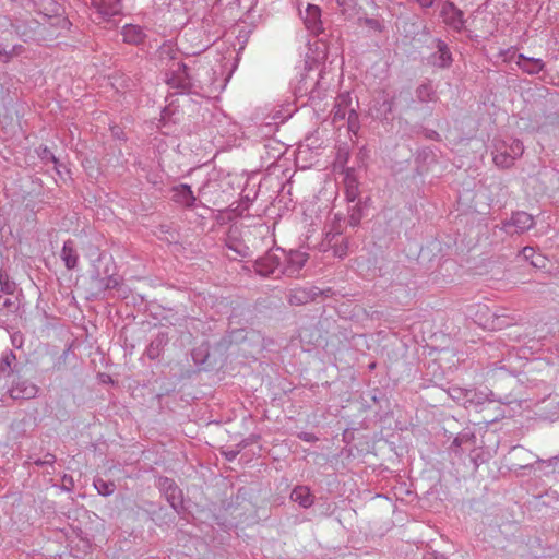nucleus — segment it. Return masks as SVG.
Returning a JSON list of instances; mask_svg holds the SVG:
<instances>
[{
    "label": "nucleus",
    "mask_w": 559,
    "mask_h": 559,
    "mask_svg": "<svg viewBox=\"0 0 559 559\" xmlns=\"http://www.w3.org/2000/svg\"><path fill=\"white\" fill-rule=\"evenodd\" d=\"M19 309V301L14 297H7L0 294V316H9Z\"/></svg>",
    "instance_id": "nucleus-25"
},
{
    "label": "nucleus",
    "mask_w": 559,
    "mask_h": 559,
    "mask_svg": "<svg viewBox=\"0 0 559 559\" xmlns=\"http://www.w3.org/2000/svg\"><path fill=\"white\" fill-rule=\"evenodd\" d=\"M419 5L420 8L423 9H429L433 5V3L437 1V0H415Z\"/></svg>",
    "instance_id": "nucleus-44"
},
{
    "label": "nucleus",
    "mask_w": 559,
    "mask_h": 559,
    "mask_svg": "<svg viewBox=\"0 0 559 559\" xmlns=\"http://www.w3.org/2000/svg\"><path fill=\"white\" fill-rule=\"evenodd\" d=\"M308 254L300 251H292L286 257L283 274L289 277H297L300 270L305 266Z\"/></svg>",
    "instance_id": "nucleus-9"
},
{
    "label": "nucleus",
    "mask_w": 559,
    "mask_h": 559,
    "mask_svg": "<svg viewBox=\"0 0 559 559\" xmlns=\"http://www.w3.org/2000/svg\"><path fill=\"white\" fill-rule=\"evenodd\" d=\"M322 97L321 86H320V80H317L314 85L309 91V98L310 99H320Z\"/></svg>",
    "instance_id": "nucleus-39"
},
{
    "label": "nucleus",
    "mask_w": 559,
    "mask_h": 559,
    "mask_svg": "<svg viewBox=\"0 0 559 559\" xmlns=\"http://www.w3.org/2000/svg\"><path fill=\"white\" fill-rule=\"evenodd\" d=\"M535 414L544 420L559 417V393H551L535 404Z\"/></svg>",
    "instance_id": "nucleus-4"
},
{
    "label": "nucleus",
    "mask_w": 559,
    "mask_h": 559,
    "mask_svg": "<svg viewBox=\"0 0 559 559\" xmlns=\"http://www.w3.org/2000/svg\"><path fill=\"white\" fill-rule=\"evenodd\" d=\"M158 488L165 492L167 500L174 509L181 503V490L175 480L168 477H160L158 479Z\"/></svg>",
    "instance_id": "nucleus-14"
},
{
    "label": "nucleus",
    "mask_w": 559,
    "mask_h": 559,
    "mask_svg": "<svg viewBox=\"0 0 559 559\" xmlns=\"http://www.w3.org/2000/svg\"><path fill=\"white\" fill-rule=\"evenodd\" d=\"M425 559H448L444 555L442 554H439V552H431V554H428Z\"/></svg>",
    "instance_id": "nucleus-45"
},
{
    "label": "nucleus",
    "mask_w": 559,
    "mask_h": 559,
    "mask_svg": "<svg viewBox=\"0 0 559 559\" xmlns=\"http://www.w3.org/2000/svg\"><path fill=\"white\" fill-rule=\"evenodd\" d=\"M433 46L436 51L427 58L428 63L438 69H449L453 63V56L448 44L440 38H436Z\"/></svg>",
    "instance_id": "nucleus-2"
},
{
    "label": "nucleus",
    "mask_w": 559,
    "mask_h": 559,
    "mask_svg": "<svg viewBox=\"0 0 559 559\" xmlns=\"http://www.w3.org/2000/svg\"><path fill=\"white\" fill-rule=\"evenodd\" d=\"M23 51L24 47L22 45H14L10 50L3 47V49H0V59L3 62H9L13 57L20 56Z\"/></svg>",
    "instance_id": "nucleus-31"
},
{
    "label": "nucleus",
    "mask_w": 559,
    "mask_h": 559,
    "mask_svg": "<svg viewBox=\"0 0 559 559\" xmlns=\"http://www.w3.org/2000/svg\"><path fill=\"white\" fill-rule=\"evenodd\" d=\"M361 219V213L358 204H356L349 214V224L352 226H357Z\"/></svg>",
    "instance_id": "nucleus-36"
},
{
    "label": "nucleus",
    "mask_w": 559,
    "mask_h": 559,
    "mask_svg": "<svg viewBox=\"0 0 559 559\" xmlns=\"http://www.w3.org/2000/svg\"><path fill=\"white\" fill-rule=\"evenodd\" d=\"M493 162L497 166L508 168L513 165L514 160L509 156L507 150H502L501 146L496 147V154L493 155Z\"/></svg>",
    "instance_id": "nucleus-29"
},
{
    "label": "nucleus",
    "mask_w": 559,
    "mask_h": 559,
    "mask_svg": "<svg viewBox=\"0 0 559 559\" xmlns=\"http://www.w3.org/2000/svg\"><path fill=\"white\" fill-rule=\"evenodd\" d=\"M328 245L332 247L333 254L337 258H344L347 254V240L344 237H338L336 235L330 236L326 235Z\"/></svg>",
    "instance_id": "nucleus-22"
},
{
    "label": "nucleus",
    "mask_w": 559,
    "mask_h": 559,
    "mask_svg": "<svg viewBox=\"0 0 559 559\" xmlns=\"http://www.w3.org/2000/svg\"><path fill=\"white\" fill-rule=\"evenodd\" d=\"M521 253L526 261H531L534 259L535 252L532 247H524Z\"/></svg>",
    "instance_id": "nucleus-41"
},
{
    "label": "nucleus",
    "mask_w": 559,
    "mask_h": 559,
    "mask_svg": "<svg viewBox=\"0 0 559 559\" xmlns=\"http://www.w3.org/2000/svg\"><path fill=\"white\" fill-rule=\"evenodd\" d=\"M478 459H479V455H478V454H477V455H475V456H472V457H471V460H472V462H473V464H474V468H475V469H477V468H478V466H479Z\"/></svg>",
    "instance_id": "nucleus-46"
},
{
    "label": "nucleus",
    "mask_w": 559,
    "mask_h": 559,
    "mask_svg": "<svg viewBox=\"0 0 559 559\" xmlns=\"http://www.w3.org/2000/svg\"><path fill=\"white\" fill-rule=\"evenodd\" d=\"M290 498L294 502H297L302 508H309L313 503V497L309 490V488L305 486L296 487L292 493Z\"/></svg>",
    "instance_id": "nucleus-21"
},
{
    "label": "nucleus",
    "mask_w": 559,
    "mask_h": 559,
    "mask_svg": "<svg viewBox=\"0 0 559 559\" xmlns=\"http://www.w3.org/2000/svg\"><path fill=\"white\" fill-rule=\"evenodd\" d=\"M0 286L1 292L7 295H12L14 293L15 284L10 281L9 275L3 270H0Z\"/></svg>",
    "instance_id": "nucleus-32"
},
{
    "label": "nucleus",
    "mask_w": 559,
    "mask_h": 559,
    "mask_svg": "<svg viewBox=\"0 0 559 559\" xmlns=\"http://www.w3.org/2000/svg\"><path fill=\"white\" fill-rule=\"evenodd\" d=\"M449 395L457 403L468 406V396H476V390L464 389L460 386H451L449 389Z\"/></svg>",
    "instance_id": "nucleus-23"
},
{
    "label": "nucleus",
    "mask_w": 559,
    "mask_h": 559,
    "mask_svg": "<svg viewBox=\"0 0 559 559\" xmlns=\"http://www.w3.org/2000/svg\"><path fill=\"white\" fill-rule=\"evenodd\" d=\"M346 0H337L338 5L343 7L345 5Z\"/></svg>",
    "instance_id": "nucleus-47"
},
{
    "label": "nucleus",
    "mask_w": 559,
    "mask_h": 559,
    "mask_svg": "<svg viewBox=\"0 0 559 559\" xmlns=\"http://www.w3.org/2000/svg\"><path fill=\"white\" fill-rule=\"evenodd\" d=\"M299 438L307 442H314L318 440V438L313 433H310V432H301L299 435Z\"/></svg>",
    "instance_id": "nucleus-43"
},
{
    "label": "nucleus",
    "mask_w": 559,
    "mask_h": 559,
    "mask_svg": "<svg viewBox=\"0 0 559 559\" xmlns=\"http://www.w3.org/2000/svg\"><path fill=\"white\" fill-rule=\"evenodd\" d=\"M60 258L68 270H74L78 266L79 253L73 240L69 239L64 241L60 252Z\"/></svg>",
    "instance_id": "nucleus-16"
},
{
    "label": "nucleus",
    "mask_w": 559,
    "mask_h": 559,
    "mask_svg": "<svg viewBox=\"0 0 559 559\" xmlns=\"http://www.w3.org/2000/svg\"><path fill=\"white\" fill-rule=\"evenodd\" d=\"M9 393L14 400H28L37 395L38 386L28 380H19L9 390Z\"/></svg>",
    "instance_id": "nucleus-12"
},
{
    "label": "nucleus",
    "mask_w": 559,
    "mask_h": 559,
    "mask_svg": "<svg viewBox=\"0 0 559 559\" xmlns=\"http://www.w3.org/2000/svg\"><path fill=\"white\" fill-rule=\"evenodd\" d=\"M93 484L97 492L104 497L112 495L116 490V485L114 481L105 480L100 477H96Z\"/></svg>",
    "instance_id": "nucleus-27"
},
{
    "label": "nucleus",
    "mask_w": 559,
    "mask_h": 559,
    "mask_svg": "<svg viewBox=\"0 0 559 559\" xmlns=\"http://www.w3.org/2000/svg\"><path fill=\"white\" fill-rule=\"evenodd\" d=\"M171 200L185 207H194L197 198L194 197L191 187L187 183H180L173 188Z\"/></svg>",
    "instance_id": "nucleus-13"
},
{
    "label": "nucleus",
    "mask_w": 559,
    "mask_h": 559,
    "mask_svg": "<svg viewBox=\"0 0 559 559\" xmlns=\"http://www.w3.org/2000/svg\"><path fill=\"white\" fill-rule=\"evenodd\" d=\"M308 83V78L304 79V84L307 85Z\"/></svg>",
    "instance_id": "nucleus-49"
},
{
    "label": "nucleus",
    "mask_w": 559,
    "mask_h": 559,
    "mask_svg": "<svg viewBox=\"0 0 559 559\" xmlns=\"http://www.w3.org/2000/svg\"><path fill=\"white\" fill-rule=\"evenodd\" d=\"M0 49H3L2 45L0 44Z\"/></svg>",
    "instance_id": "nucleus-51"
},
{
    "label": "nucleus",
    "mask_w": 559,
    "mask_h": 559,
    "mask_svg": "<svg viewBox=\"0 0 559 559\" xmlns=\"http://www.w3.org/2000/svg\"><path fill=\"white\" fill-rule=\"evenodd\" d=\"M364 25L373 31H381V23L376 19H365Z\"/></svg>",
    "instance_id": "nucleus-40"
},
{
    "label": "nucleus",
    "mask_w": 559,
    "mask_h": 559,
    "mask_svg": "<svg viewBox=\"0 0 559 559\" xmlns=\"http://www.w3.org/2000/svg\"><path fill=\"white\" fill-rule=\"evenodd\" d=\"M440 15L443 22L456 32H461L465 28L464 13L453 2L445 1L442 4Z\"/></svg>",
    "instance_id": "nucleus-5"
},
{
    "label": "nucleus",
    "mask_w": 559,
    "mask_h": 559,
    "mask_svg": "<svg viewBox=\"0 0 559 559\" xmlns=\"http://www.w3.org/2000/svg\"><path fill=\"white\" fill-rule=\"evenodd\" d=\"M16 356L12 350H5L0 357V377L9 376L14 371Z\"/></svg>",
    "instance_id": "nucleus-24"
},
{
    "label": "nucleus",
    "mask_w": 559,
    "mask_h": 559,
    "mask_svg": "<svg viewBox=\"0 0 559 559\" xmlns=\"http://www.w3.org/2000/svg\"><path fill=\"white\" fill-rule=\"evenodd\" d=\"M109 270L106 267L105 276H103L98 271L92 275V281L96 283V286L102 289H112L119 286V278L114 274H108Z\"/></svg>",
    "instance_id": "nucleus-19"
},
{
    "label": "nucleus",
    "mask_w": 559,
    "mask_h": 559,
    "mask_svg": "<svg viewBox=\"0 0 559 559\" xmlns=\"http://www.w3.org/2000/svg\"><path fill=\"white\" fill-rule=\"evenodd\" d=\"M350 97L349 95L342 94L337 97L336 104L333 108V122H338L341 120H346L348 117V111L350 108Z\"/></svg>",
    "instance_id": "nucleus-18"
},
{
    "label": "nucleus",
    "mask_w": 559,
    "mask_h": 559,
    "mask_svg": "<svg viewBox=\"0 0 559 559\" xmlns=\"http://www.w3.org/2000/svg\"><path fill=\"white\" fill-rule=\"evenodd\" d=\"M301 3H298V10L304 24L308 31L312 34H319L322 32L321 10L318 5L307 3L305 13L300 9Z\"/></svg>",
    "instance_id": "nucleus-6"
},
{
    "label": "nucleus",
    "mask_w": 559,
    "mask_h": 559,
    "mask_svg": "<svg viewBox=\"0 0 559 559\" xmlns=\"http://www.w3.org/2000/svg\"><path fill=\"white\" fill-rule=\"evenodd\" d=\"M514 319H510L506 314H492L491 323H488L490 329L500 330L513 323Z\"/></svg>",
    "instance_id": "nucleus-30"
},
{
    "label": "nucleus",
    "mask_w": 559,
    "mask_h": 559,
    "mask_svg": "<svg viewBox=\"0 0 559 559\" xmlns=\"http://www.w3.org/2000/svg\"><path fill=\"white\" fill-rule=\"evenodd\" d=\"M55 462H56V456L51 453H46L44 459L34 460V464H36L37 466H44V465L52 466Z\"/></svg>",
    "instance_id": "nucleus-38"
},
{
    "label": "nucleus",
    "mask_w": 559,
    "mask_h": 559,
    "mask_svg": "<svg viewBox=\"0 0 559 559\" xmlns=\"http://www.w3.org/2000/svg\"><path fill=\"white\" fill-rule=\"evenodd\" d=\"M471 443V444H474L475 442V436L473 433H469V432H463V433H460L453 441L452 443V447H456V448H460L462 447L463 444H466V443Z\"/></svg>",
    "instance_id": "nucleus-35"
},
{
    "label": "nucleus",
    "mask_w": 559,
    "mask_h": 559,
    "mask_svg": "<svg viewBox=\"0 0 559 559\" xmlns=\"http://www.w3.org/2000/svg\"><path fill=\"white\" fill-rule=\"evenodd\" d=\"M348 130L353 133H357L359 130V118L355 109H349L348 117L346 118Z\"/></svg>",
    "instance_id": "nucleus-33"
},
{
    "label": "nucleus",
    "mask_w": 559,
    "mask_h": 559,
    "mask_svg": "<svg viewBox=\"0 0 559 559\" xmlns=\"http://www.w3.org/2000/svg\"><path fill=\"white\" fill-rule=\"evenodd\" d=\"M280 265L281 258L276 253L270 251L265 255L255 260L254 269L259 275L266 277L274 274Z\"/></svg>",
    "instance_id": "nucleus-8"
},
{
    "label": "nucleus",
    "mask_w": 559,
    "mask_h": 559,
    "mask_svg": "<svg viewBox=\"0 0 559 559\" xmlns=\"http://www.w3.org/2000/svg\"><path fill=\"white\" fill-rule=\"evenodd\" d=\"M38 156L45 163H47V162L53 163L56 167L59 164L58 158L53 155V153L47 146L39 147Z\"/></svg>",
    "instance_id": "nucleus-34"
},
{
    "label": "nucleus",
    "mask_w": 559,
    "mask_h": 559,
    "mask_svg": "<svg viewBox=\"0 0 559 559\" xmlns=\"http://www.w3.org/2000/svg\"><path fill=\"white\" fill-rule=\"evenodd\" d=\"M158 59L167 70L166 83L178 93L204 95L211 81L202 79V73L209 74L204 66H189L181 61L180 52L171 44L166 43L158 49Z\"/></svg>",
    "instance_id": "nucleus-1"
},
{
    "label": "nucleus",
    "mask_w": 559,
    "mask_h": 559,
    "mask_svg": "<svg viewBox=\"0 0 559 559\" xmlns=\"http://www.w3.org/2000/svg\"><path fill=\"white\" fill-rule=\"evenodd\" d=\"M519 449H520V450H522V448H520V447H514V449H513V450H514V451H516V450H519Z\"/></svg>",
    "instance_id": "nucleus-50"
},
{
    "label": "nucleus",
    "mask_w": 559,
    "mask_h": 559,
    "mask_svg": "<svg viewBox=\"0 0 559 559\" xmlns=\"http://www.w3.org/2000/svg\"><path fill=\"white\" fill-rule=\"evenodd\" d=\"M169 338L168 334L164 332H159L148 344L146 347V355L150 359H156L160 356L165 346L168 344Z\"/></svg>",
    "instance_id": "nucleus-17"
},
{
    "label": "nucleus",
    "mask_w": 559,
    "mask_h": 559,
    "mask_svg": "<svg viewBox=\"0 0 559 559\" xmlns=\"http://www.w3.org/2000/svg\"><path fill=\"white\" fill-rule=\"evenodd\" d=\"M287 299L292 306H302L313 300V294L305 288H295L288 293Z\"/></svg>",
    "instance_id": "nucleus-20"
},
{
    "label": "nucleus",
    "mask_w": 559,
    "mask_h": 559,
    "mask_svg": "<svg viewBox=\"0 0 559 559\" xmlns=\"http://www.w3.org/2000/svg\"><path fill=\"white\" fill-rule=\"evenodd\" d=\"M91 5L103 20L122 12L121 0H91Z\"/></svg>",
    "instance_id": "nucleus-7"
},
{
    "label": "nucleus",
    "mask_w": 559,
    "mask_h": 559,
    "mask_svg": "<svg viewBox=\"0 0 559 559\" xmlns=\"http://www.w3.org/2000/svg\"><path fill=\"white\" fill-rule=\"evenodd\" d=\"M488 400L487 395L483 392L476 391V396H468V406L481 405Z\"/></svg>",
    "instance_id": "nucleus-37"
},
{
    "label": "nucleus",
    "mask_w": 559,
    "mask_h": 559,
    "mask_svg": "<svg viewBox=\"0 0 559 559\" xmlns=\"http://www.w3.org/2000/svg\"><path fill=\"white\" fill-rule=\"evenodd\" d=\"M501 147L502 150H507L509 156H511L513 160L522 156L524 152L523 143L518 139H511L510 144L507 145L503 143Z\"/></svg>",
    "instance_id": "nucleus-28"
},
{
    "label": "nucleus",
    "mask_w": 559,
    "mask_h": 559,
    "mask_svg": "<svg viewBox=\"0 0 559 559\" xmlns=\"http://www.w3.org/2000/svg\"><path fill=\"white\" fill-rule=\"evenodd\" d=\"M534 225V218L526 212H515L509 221H506L501 225V229L507 234H523L531 229Z\"/></svg>",
    "instance_id": "nucleus-3"
},
{
    "label": "nucleus",
    "mask_w": 559,
    "mask_h": 559,
    "mask_svg": "<svg viewBox=\"0 0 559 559\" xmlns=\"http://www.w3.org/2000/svg\"><path fill=\"white\" fill-rule=\"evenodd\" d=\"M235 456H236V454L231 453V454L228 455V460H233Z\"/></svg>",
    "instance_id": "nucleus-48"
},
{
    "label": "nucleus",
    "mask_w": 559,
    "mask_h": 559,
    "mask_svg": "<svg viewBox=\"0 0 559 559\" xmlns=\"http://www.w3.org/2000/svg\"><path fill=\"white\" fill-rule=\"evenodd\" d=\"M416 99H412L407 106L408 109H415V103L420 104L437 102V91L432 85V82L427 80L420 83L415 90Z\"/></svg>",
    "instance_id": "nucleus-11"
},
{
    "label": "nucleus",
    "mask_w": 559,
    "mask_h": 559,
    "mask_svg": "<svg viewBox=\"0 0 559 559\" xmlns=\"http://www.w3.org/2000/svg\"><path fill=\"white\" fill-rule=\"evenodd\" d=\"M516 66L525 73L534 75L545 69V62L539 58L526 57L523 53L518 56Z\"/></svg>",
    "instance_id": "nucleus-15"
},
{
    "label": "nucleus",
    "mask_w": 559,
    "mask_h": 559,
    "mask_svg": "<svg viewBox=\"0 0 559 559\" xmlns=\"http://www.w3.org/2000/svg\"><path fill=\"white\" fill-rule=\"evenodd\" d=\"M531 264L534 267H543V266H545V258L543 255H537V257L534 255V259L531 260Z\"/></svg>",
    "instance_id": "nucleus-42"
},
{
    "label": "nucleus",
    "mask_w": 559,
    "mask_h": 559,
    "mask_svg": "<svg viewBox=\"0 0 559 559\" xmlns=\"http://www.w3.org/2000/svg\"><path fill=\"white\" fill-rule=\"evenodd\" d=\"M121 35L126 44L134 46L144 44L148 37L147 29L138 24H126L121 29Z\"/></svg>",
    "instance_id": "nucleus-10"
},
{
    "label": "nucleus",
    "mask_w": 559,
    "mask_h": 559,
    "mask_svg": "<svg viewBox=\"0 0 559 559\" xmlns=\"http://www.w3.org/2000/svg\"><path fill=\"white\" fill-rule=\"evenodd\" d=\"M359 191H358V182L357 180L350 176L347 175L345 177V195L346 200L348 202H355L358 198Z\"/></svg>",
    "instance_id": "nucleus-26"
}]
</instances>
